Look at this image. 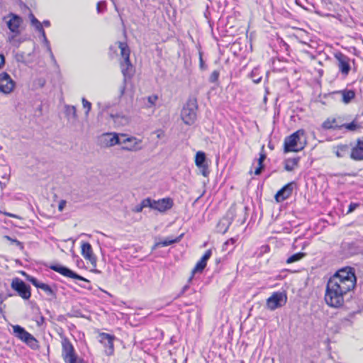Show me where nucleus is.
<instances>
[{"label": "nucleus", "instance_id": "obj_1", "mask_svg": "<svg viewBox=\"0 0 363 363\" xmlns=\"http://www.w3.org/2000/svg\"><path fill=\"white\" fill-rule=\"evenodd\" d=\"M329 281L334 284L336 283V285H340L344 289L350 291L354 289L357 284L355 270L351 267H343L337 270L329 279Z\"/></svg>", "mask_w": 363, "mask_h": 363}, {"label": "nucleus", "instance_id": "obj_2", "mask_svg": "<svg viewBox=\"0 0 363 363\" xmlns=\"http://www.w3.org/2000/svg\"><path fill=\"white\" fill-rule=\"evenodd\" d=\"M347 290L328 280L325 294V301L332 308H340L344 304V297L348 293Z\"/></svg>", "mask_w": 363, "mask_h": 363}, {"label": "nucleus", "instance_id": "obj_3", "mask_svg": "<svg viewBox=\"0 0 363 363\" xmlns=\"http://www.w3.org/2000/svg\"><path fill=\"white\" fill-rule=\"evenodd\" d=\"M305 131L299 129L290 135L285 138L284 141V152H299L302 150L306 144V139L301 142V137L304 136Z\"/></svg>", "mask_w": 363, "mask_h": 363}, {"label": "nucleus", "instance_id": "obj_4", "mask_svg": "<svg viewBox=\"0 0 363 363\" xmlns=\"http://www.w3.org/2000/svg\"><path fill=\"white\" fill-rule=\"evenodd\" d=\"M116 44L121 50V55L123 58V61L121 62V68L124 77V82H125L128 78L132 77L133 65L130 60V50L126 43L118 41Z\"/></svg>", "mask_w": 363, "mask_h": 363}, {"label": "nucleus", "instance_id": "obj_5", "mask_svg": "<svg viewBox=\"0 0 363 363\" xmlns=\"http://www.w3.org/2000/svg\"><path fill=\"white\" fill-rule=\"evenodd\" d=\"M197 109V99L189 98L181 111V118L185 124L191 125L195 123Z\"/></svg>", "mask_w": 363, "mask_h": 363}, {"label": "nucleus", "instance_id": "obj_6", "mask_svg": "<svg viewBox=\"0 0 363 363\" xmlns=\"http://www.w3.org/2000/svg\"><path fill=\"white\" fill-rule=\"evenodd\" d=\"M62 357L65 363H82L78 359L74 346L67 337L62 338Z\"/></svg>", "mask_w": 363, "mask_h": 363}, {"label": "nucleus", "instance_id": "obj_7", "mask_svg": "<svg viewBox=\"0 0 363 363\" xmlns=\"http://www.w3.org/2000/svg\"><path fill=\"white\" fill-rule=\"evenodd\" d=\"M13 333L16 337L24 342L33 350H37L39 347L38 342L35 337L27 332L24 328L16 325L13 327Z\"/></svg>", "mask_w": 363, "mask_h": 363}, {"label": "nucleus", "instance_id": "obj_8", "mask_svg": "<svg viewBox=\"0 0 363 363\" xmlns=\"http://www.w3.org/2000/svg\"><path fill=\"white\" fill-rule=\"evenodd\" d=\"M11 286L23 299L28 300L30 298V286L21 279L18 277L13 279Z\"/></svg>", "mask_w": 363, "mask_h": 363}, {"label": "nucleus", "instance_id": "obj_9", "mask_svg": "<svg viewBox=\"0 0 363 363\" xmlns=\"http://www.w3.org/2000/svg\"><path fill=\"white\" fill-rule=\"evenodd\" d=\"M360 252L357 241H343L340 245V254L343 257H350Z\"/></svg>", "mask_w": 363, "mask_h": 363}, {"label": "nucleus", "instance_id": "obj_10", "mask_svg": "<svg viewBox=\"0 0 363 363\" xmlns=\"http://www.w3.org/2000/svg\"><path fill=\"white\" fill-rule=\"evenodd\" d=\"M49 267L52 270H53L56 272H58L65 277H69V278L79 280V281H82L87 284L90 283L89 280H88L86 278L83 277L82 276L77 274L76 272H74V271L71 270L70 269H69L68 267H67L65 266H62L60 264H51L49 266Z\"/></svg>", "mask_w": 363, "mask_h": 363}, {"label": "nucleus", "instance_id": "obj_11", "mask_svg": "<svg viewBox=\"0 0 363 363\" xmlns=\"http://www.w3.org/2000/svg\"><path fill=\"white\" fill-rule=\"evenodd\" d=\"M335 57L337 62V65L340 72L344 77H347L351 70L350 58L342 52L335 53Z\"/></svg>", "mask_w": 363, "mask_h": 363}, {"label": "nucleus", "instance_id": "obj_12", "mask_svg": "<svg viewBox=\"0 0 363 363\" xmlns=\"http://www.w3.org/2000/svg\"><path fill=\"white\" fill-rule=\"evenodd\" d=\"M286 302V296L281 292H274L267 299V306L269 309L273 311L277 308L281 307Z\"/></svg>", "mask_w": 363, "mask_h": 363}, {"label": "nucleus", "instance_id": "obj_13", "mask_svg": "<svg viewBox=\"0 0 363 363\" xmlns=\"http://www.w3.org/2000/svg\"><path fill=\"white\" fill-rule=\"evenodd\" d=\"M23 274L26 276V280L30 282L37 289L43 290L48 296H50L52 298H56V293L50 285L40 282L35 277L26 274L24 272Z\"/></svg>", "mask_w": 363, "mask_h": 363}, {"label": "nucleus", "instance_id": "obj_14", "mask_svg": "<svg viewBox=\"0 0 363 363\" xmlns=\"http://www.w3.org/2000/svg\"><path fill=\"white\" fill-rule=\"evenodd\" d=\"M15 82L11 79L7 72L0 74V92L8 94H10L15 87Z\"/></svg>", "mask_w": 363, "mask_h": 363}, {"label": "nucleus", "instance_id": "obj_15", "mask_svg": "<svg viewBox=\"0 0 363 363\" xmlns=\"http://www.w3.org/2000/svg\"><path fill=\"white\" fill-rule=\"evenodd\" d=\"M142 140L135 137L125 138L121 140V150L131 152H137L142 150Z\"/></svg>", "mask_w": 363, "mask_h": 363}, {"label": "nucleus", "instance_id": "obj_16", "mask_svg": "<svg viewBox=\"0 0 363 363\" xmlns=\"http://www.w3.org/2000/svg\"><path fill=\"white\" fill-rule=\"evenodd\" d=\"M99 337V342L103 344L106 348L105 353L106 355H112L114 352L113 340H115V336L106 333H101Z\"/></svg>", "mask_w": 363, "mask_h": 363}, {"label": "nucleus", "instance_id": "obj_17", "mask_svg": "<svg viewBox=\"0 0 363 363\" xmlns=\"http://www.w3.org/2000/svg\"><path fill=\"white\" fill-rule=\"evenodd\" d=\"M296 183L294 182H289L284 185L281 189H279L274 198L277 202H281L287 199L292 194Z\"/></svg>", "mask_w": 363, "mask_h": 363}, {"label": "nucleus", "instance_id": "obj_18", "mask_svg": "<svg viewBox=\"0 0 363 363\" xmlns=\"http://www.w3.org/2000/svg\"><path fill=\"white\" fill-rule=\"evenodd\" d=\"M350 157L354 161L363 160V137L356 140V144L352 147Z\"/></svg>", "mask_w": 363, "mask_h": 363}, {"label": "nucleus", "instance_id": "obj_19", "mask_svg": "<svg viewBox=\"0 0 363 363\" xmlns=\"http://www.w3.org/2000/svg\"><path fill=\"white\" fill-rule=\"evenodd\" d=\"M10 19L7 21V26L11 32L15 34H19V27L23 23V19L21 16L13 13H10L8 16Z\"/></svg>", "mask_w": 363, "mask_h": 363}, {"label": "nucleus", "instance_id": "obj_20", "mask_svg": "<svg viewBox=\"0 0 363 363\" xmlns=\"http://www.w3.org/2000/svg\"><path fill=\"white\" fill-rule=\"evenodd\" d=\"M344 118L341 116L328 118L323 123L322 128L325 130H341Z\"/></svg>", "mask_w": 363, "mask_h": 363}, {"label": "nucleus", "instance_id": "obj_21", "mask_svg": "<svg viewBox=\"0 0 363 363\" xmlns=\"http://www.w3.org/2000/svg\"><path fill=\"white\" fill-rule=\"evenodd\" d=\"M212 255L211 250L206 251L204 255L202 256L201 259L196 263V266L191 271L192 276L189 278V281H191L194 274L196 273H201L207 264V261L210 259Z\"/></svg>", "mask_w": 363, "mask_h": 363}, {"label": "nucleus", "instance_id": "obj_22", "mask_svg": "<svg viewBox=\"0 0 363 363\" xmlns=\"http://www.w3.org/2000/svg\"><path fill=\"white\" fill-rule=\"evenodd\" d=\"M101 140L106 147H112L116 145H121V139L116 133H104L101 137Z\"/></svg>", "mask_w": 363, "mask_h": 363}, {"label": "nucleus", "instance_id": "obj_23", "mask_svg": "<svg viewBox=\"0 0 363 363\" xmlns=\"http://www.w3.org/2000/svg\"><path fill=\"white\" fill-rule=\"evenodd\" d=\"M173 200L170 198H164L157 201H154L153 209L160 212H164L173 206Z\"/></svg>", "mask_w": 363, "mask_h": 363}, {"label": "nucleus", "instance_id": "obj_24", "mask_svg": "<svg viewBox=\"0 0 363 363\" xmlns=\"http://www.w3.org/2000/svg\"><path fill=\"white\" fill-rule=\"evenodd\" d=\"M82 255L84 259L89 260L92 264L96 262V257L93 253L92 247L90 243L84 242L82 243Z\"/></svg>", "mask_w": 363, "mask_h": 363}, {"label": "nucleus", "instance_id": "obj_25", "mask_svg": "<svg viewBox=\"0 0 363 363\" xmlns=\"http://www.w3.org/2000/svg\"><path fill=\"white\" fill-rule=\"evenodd\" d=\"M352 147L347 144H340L333 147V152L338 158L345 157L349 152H351Z\"/></svg>", "mask_w": 363, "mask_h": 363}, {"label": "nucleus", "instance_id": "obj_26", "mask_svg": "<svg viewBox=\"0 0 363 363\" xmlns=\"http://www.w3.org/2000/svg\"><path fill=\"white\" fill-rule=\"evenodd\" d=\"M183 237V234H181L179 236L175 238H167L164 240L156 242L153 246L152 250H154L160 247H166L174 243L179 242L182 238Z\"/></svg>", "mask_w": 363, "mask_h": 363}, {"label": "nucleus", "instance_id": "obj_27", "mask_svg": "<svg viewBox=\"0 0 363 363\" xmlns=\"http://www.w3.org/2000/svg\"><path fill=\"white\" fill-rule=\"evenodd\" d=\"M359 116L357 115L351 123H343L342 129L345 128L348 131L354 132L362 128V124L359 121Z\"/></svg>", "mask_w": 363, "mask_h": 363}, {"label": "nucleus", "instance_id": "obj_28", "mask_svg": "<svg viewBox=\"0 0 363 363\" xmlns=\"http://www.w3.org/2000/svg\"><path fill=\"white\" fill-rule=\"evenodd\" d=\"M65 117L69 121H72V122H76L78 119V116L77 114V108L74 106L65 105Z\"/></svg>", "mask_w": 363, "mask_h": 363}, {"label": "nucleus", "instance_id": "obj_29", "mask_svg": "<svg viewBox=\"0 0 363 363\" xmlns=\"http://www.w3.org/2000/svg\"><path fill=\"white\" fill-rule=\"evenodd\" d=\"M342 96V101L344 104H349L355 97V92L352 89H343L337 92Z\"/></svg>", "mask_w": 363, "mask_h": 363}, {"label": "nucleus", "instance_id": "obj_30", "mask_svg": "<svg viewBox=\"0 0 363 363\" xmlns=\"http://www.w3.org/2000/svg\"><path fill=\"white\" fill-rule=\"evenodd\" d=\"M300 157L288 158L284 160V169L288 172L293 171L296 167H298Z\"/></svg>", "mask_w": 363, "mask_h": 363}, {"label": "nucleus", "instance_id": "obj_31", "mask_svg": "<svg viewBox=\"0 0 363 363\" xmlns=\"http://www.w3.org/2000/svg\"><path fill=\"white\" fill-rule=\"evenodd\" d=\"M238 211V208L235 205H232L228 211H227L225 216L223 218L226 219L228 223L227 225H231L233 221L234 220Z\"/></svg>", "mask_w": 363, "mask_h": 363}, {"label": "nucleus", "instance_id": "obj_32", "mask_svg": "<svg viewBox=\"0 0 363 363\" xmlns=\"http://www.w3.org/2000/svg\"><path fill=\"white\" fill-rule=\"evenodd\" d=\"M195 164L198 167L207 164L206 154L203 152L199 151L196 152L195 156Z\"/></svg>", "mask_w": 363, "mask_h": 363}, {"label": "nucleus", "instance_id": "obj_33", "mask_svg": "<svg viewBox=\"0 0 363 363\" xmlns=\"http://www.w3.org/2000/svg\"><path fill=\"white\" fill-rule=\"evenodd\" d=\"M227 223L228 221L226 219L222 218L217 225V231L222 234H225L230 226V225H227Z\"/></svg>", "mask_w": 363, "mask_h": 363}, {"label": "nucleus", "instance_id": "obj_34", "mask_svg": "<svg viewBox=\"0 0 363 363\" xmlns=\"http://www.w3.org/2000/svg\"><path fill=\"white\" fill-rule=\"evenodd\" d=\"M306 256L305 252H297L291 255L286 261V264H291L298 262Z\"/></svg>", "mask_w": 363, "mask_h": 363}, {"label": "nucleus", "instance_id": "obj_35", "mask_svg": "<svg viewBox=\"0 0 363 363\" xmlns=\"http://www.w3.org/2000/svg\"><path fill=\"white\" fill-rule=\"evenodd\" d=\"M250 78L255 84H258L261 82L262 77L259 74V69L258 67L254 68L250 73Z\"/></svg>", "mask_w": 363, "mask_h": 363}, {"label": "nucleus", "instance_id": "obj_36", "mask_svg": "<svg viewBox=\"0 0 363 363\" xmlns=\"http://www.w3.org/2000/svg\"><path fill=\"white\" fill-rule=\"evenodd\" d=\"M83 107L86 109L85 116L87 117L91 108V104L85 98L82 99Z\"/></svg>", "mask_w": 363, "mask_h": 363}, {"label": "nucleus", "instance_id": "obj_37", "mask_svg": "<svg viewBox=\"0 0 363 363\" xmlns=\"http://www.w3.org/2000/svg\"><path fill=\"white\" fill-rule=\"evenodd\" d=\"M154 201L155 200H152L150 198H146V199H143L140 203L142 204V207H143V208L149 207V208L153 209Z\"/></svg>", "mask_w": 363, "mask_h": 363}, {"label": "nucleus", "instance_id": "obj_38", "mask_svg": "<svg viewBox=\"0 0 363 363\" xmlns=\"http://www.w3.org/2000/svg\"><path fill=\"white\" fill-rule=\"evenodd\" d=\"M220 72L218 70H214L209 77L208 81L211 83H216L218 81Z\"/></svg>", "mask_w": 363, "mask_h": 363}, {"label": "nucleus", "instance_id": "obj_39", "mask_svg": "<svg viewBox=\"0 0 363 363\" xmlns=\"http://www.w3.org/2000/svg\"><path fill=\"white\" fill-rule=\"evenodd\" d=\"M5 238L9 241H11V242L12 244H15L16 246H18L21 250H23V244L20 242L19 240H18L17 239H15V238H11V237L8 236V235H6L5 236Z\"/></svg>", "mask_w": 363, "mask_h": 363}, {"label": "nucleus", "instance_id": "obj_40", "mask_svg": "<svg viewBox=\"0 0 363 363\" xmlns=\"http://www.w3.org/2000/svg\"><path fill=\"white\" fill-rule=\"evenodd\" d=\"M237 241V239L236 238H232L229 240H228L224 244H223V250H228V246L229 245H234Z\"/></svg>", "mask_w": 363, "mask_h": 363}, {"label": "nucleus", "instance_id": "obj_41", "mask_svg": "<svg viewBox=\"0 0 363 363\" xmlns=\"http://www.w3.org/2000/svg\"><path fill=\"white\" fill-rule=\"evenodd\" d=\"M201 170V173L203 177H208L209 174L208 164H204L203 166H201L199 167Z\"/></svg>", "mask_w": 363, "mask_h": 363}, {"label": "nucleus", "instance_id": "obj_42", "mask_svg": "<svg viewBox=\"0 0 363 363\" xmlns=\"http://www.w3.org/2000/svg\"><path fill=\"white\" fill-rule=\"evenodd\" d=\"M359 206H360V203H351L349 205V208H348V211H347V213L348 214V213L353 212Z\"/></svg>", "mask_w": 363, "mask_h": 363}, {"label": "nucleus", "instance_id": "obj_43", "mask_svg": "<svg viewBox=\"0 0 363 363\" xmlns=\"http://www.w3.org/2000/svg\"><path fill=\"white\" fill-rule=\"evenodd\" d=\"M262 152L259 154V157L258 159V164H264L263 162L264 160L266 159V154L264 152V146L262 148Z\"/></svg>", "mask_w": 363, "mask_h": 363}, {"label": "nucleus", "instance_id": "obj_44", "mask_svg": "<svg viewBox=\"0 0 363 363\" xmlns=\"http://www.w3.org/2000/svg\"><path fill=\"white\" fill-rule=\"evenodd\" d=\"M199 67L202 70H205L207 68V66L205 65V62L202 57V53L199 52Z\"/></svg>", "mask_w": 363, "mask_h": 363}, {"label": "nucleus", "instance_id": "obj_45", "mask_svg": "<svg viewBox=\"0 0 363 363\" xmlns=\"http://www.w3.org/2000/svg\"><path fill=\"white\" fill-rule=\"evenodd\" d=\"M157 100V96L152 95L147 97V101L150 106L155 105L156 101Z\"/></svg>", "mask_w": 363, "mask_h": 363}, {"label": "nucleus", "instance_id": "obj_46", "mask_svg": "<svg viewBox=\"0 0 363 363\" xmlns=\"http://www.w3.org/2000/svg\"><path fill=\"white\" fill-rule=\"evenodd\" d=\"M29 17L30 19L31 24L33 26L39 23L40 21L35 17V16L33 13H30Z\"/></svg>", "mask_w": 363, "mask_h": 363}, {"label": "nucleus", "instance_id": "obj_47", "mask_svg": "<svg viewBox=\"0 0 363 363\" xmlns=\"http://www.w3.org/2000/svg\"><path fill=\"white\" fill-rule=\"evenodd\" d=\"M189 289V286L188 284H186L184 286L180 291V293L177 295V298H179L182 296L183 294H185V292Z\"/></svg>", "mask_w": 363, "mask_h": 363}, {"label": "nucleus", "instance_id": "obj_48", "mask_svg": "<svg viewBox=\"0 0 363 363\" xmlns=\"http://www.w3.org/2000/svg\"><path fill=\"white\" fill-rule=\"evenodd\" d=\"M264 167V164H258V167L255 169V174L256 175H259L262 173V171L263 170Z\"/></svg>", "mask_w": 363, "mask_h": 363}, {"label": "nucleus", "instance_id": "obj_49", "mask_svg": "<svg viewBox=\"0 0 363 363\" xmlns=\"http://www.w3.org/2000/svg\"><path fill=\"white\" fill-rule=\"evenodd\" d=\"M65 205H66V201H65V200H61V201H60V203H59V205H58V210H59L60 211H63V209H64V208H65Z\"/></svg>", "mask_w": 363, "mask_h": 363}, {"label": "nucleus", "instance_id": "obj_50", "mask_svg": "<svg viewBox=\"0 0 363 363\" xmlns=\"http://www.w3.org/2000/svg\"><path fill=\"white\" fill-rule=\"evenodd\" d=\"M143 207H142V204L140 203L138 205H137L133 209V211L135 213H140L143 211Z\"/></svg>", "mask_w": 363, "mask_h": 363}, {"label": "nucleus", "instance_id": "obj_51", "mask_svg": "<svg viewBox=\"0 0 363 363\" xmlns=\"http://www.w3.org/2000/svg\"><path fill=\"white\" fill-rule=\"evenodd\" d=\"M33 26L35 28V29L40 33V31L43 32V24L39 22V23H37L36 25H33Z\"/></svg>", "mask_w": 363, "mask_h": 363}, {"label": "nucleus", "instance_id": "obj_52", "mask_svg": "<svg viewBox=\"0 0 363 363\" xmlns=\"http://www.w3.org/2000/svg\"><path fill=\"white\" fill-rule=\"evenodd\" d=\"M38 84L40 87H43L45 84V79L43 78H39L37 79Z\"/></svg>", "mask_w": 363, "mask_h": 363}, {"label": "nucleus", "instance_id": "obj_53", "mask_svg": "<svg viewBox=\"0 0 363 363\" xmlns=\"http://www.w3.org/2000/svg\"><path fill=\"white\" fill-rule=\"evenodd\" d=\"M101 6H103L104 7H105V3L104 2H99L97 4V7H96V9H97V11L99 13H101L102 12V9H101Z\"/></svg>", "mask_w": 363, "mask_h": 363}, {"label": "nucleus", "instance_id": "obj_54", "mask_svg": "<svg viewBox=\"0 0 363 363\" xmlns=\"http://www.w3.org/2000/svg\"><path fill=\"white\" fill-rule=\"evenodd\" d=\"M45 321V318L43 316H40L39 320H38L36 322H37V325L38 326L43 325V323H44Z\"/></svg>", "mask_w": 363, "mask_h": 363}, {"label": "nucleus", "instance_id": "obj_55", "mask_svg": "<svg viewBox=\"0 0 363 363\" xmlns=\"http://www.w3.org/2000/svg\"><path fill=\"white\" fill-rule=\"evenodd\" d=\"M5 63V58L3 55H0V69L2 67V66Z\"/></svg>", "mask_w": 363, "mask_h": 363}, {"label": "nucleus", "instance_id": "obj_56", "mask_svg": "<svg viewBox=\"0 0 363 363\" xmlns=\"http://www.w3.org/2000/svg\"><path fill=\"white\" fill-rule=\"evenodd\" d=\"M48 51H49V52H50V57H51L52 60L55 63H56V60H55V57H54V55H53V53H52V50H51V48H50V45H48Z\"/></svg>", "mask_w": 363, "mask_h": 363}, {"label": "nucleus", "instance_id": "obj_57", "mask_svg": "<svg viewBox=\"0 0 363 363\" xmlns=\"http://www.w3.org/2000/svg\"><path fill=\"white\" fill-rule=\"evenodd\" d=\"M43 41H44L45 44L47 45V48L48 49V45H50V43H49V41L47 39L46 36L43 37Z\"/></svg>", "mask_w": 363, "mask_h": 363}, {"label": "nucleus", "instance_id": "obj_58", "mask_svg": "<svg viewBox=\"0 0 363 363\" xmlns=\"http://www.w3.org/2000/svg\"><path fill=\"white\" fill-rule=\"evenodd\" d=\"M43 41H44L45 44L47 45V48L48 49V45H50V43H49V41L47 39L46 36L43 37Z\"/></svg>", "mask_w": 363, "mask_h": 363}, {"label": "nucleus", "instance_id": "obj_59", "mask_svg": "<svg viewBox=\"0 0 363 363\" xmlns=\"http://www.w3.org/2000/svg\"><path fill=\"white\" fill-rule=\"evenodd\" d=\"M43 24L46 26V27H49L50 26V23L49 21L46 20V21H44L43 22Z\"/></svg>", "mask_w": 363, "mask_h": 363}, {"label": "nucleus", "instance_id": "obj_60", "mask_svg": "<svg viewBox=\"0 0 363 363\" xmlns=\"http://www.w3.org/2000/svg\"><path fill=\"white\" fill-rule=\"evenodd\" d=\"M248 208L247 206H244L243 208H242L240 209V211L242 212V213H245V214H246V211H247Z\"/></svg>", "mask_w": 363, "mask_h": 363}, {"label": "nucleus", "instance_id": "obj_61", "mask_svg": "<svg viewBox=\"0 0 363 363\" xmlns=\"http://www.w3.org/2000/svg\"><path fill=\"white\" fill-rule=\"evenodd\" d=\"M6 216H9V217H14V218H16L17 216L14 214H12V213H5Z\"/></svg>", "mask_w": 363, "mask_h": 363}, {"label": "nucleus", "instance_id": "obj_62", "mask_svg": "<svg viewBox=\"0 0 363 363\" xmlns=\"http://www.w3.org/2000/svg\"><path fill=\"white\" fill-rule=\"evenodd\" d=\"M40 35H42V37H43V38L46 36V35H45V30H43V31H40Z\"/></svg>", "mask_w": 363, "mask_h": 363}, {"label": "nucleus", "instance_id": "obj_63", "mask_svg": "<svg viewBox=\"0 0 363 363\" xmlns=\"http://www.w3.org/2000/svg\"><path fill=\"white\" fill-rule=\"evenodd\" d=\"M0 186H1V189H3L6 186V184L2 183L1 182H0Z\"/></svg>", "mask_w": 363, "mask_h": 363}, {"label": "nucleus", "instance_id": "obj_64", "mask_svg": "<svg viewBox=\"0 0 363 363\" xmlns=\"http://www.w3.org/2000/svg\"><path fill=\"white\" fill-rule=\"evenodd\" d=\"M79 286H82L84 289H87L88 288V286L86 285H85V284H79Z\"/></svg>", "mask_w": 363, "mask_h": 363}]
</instances>
